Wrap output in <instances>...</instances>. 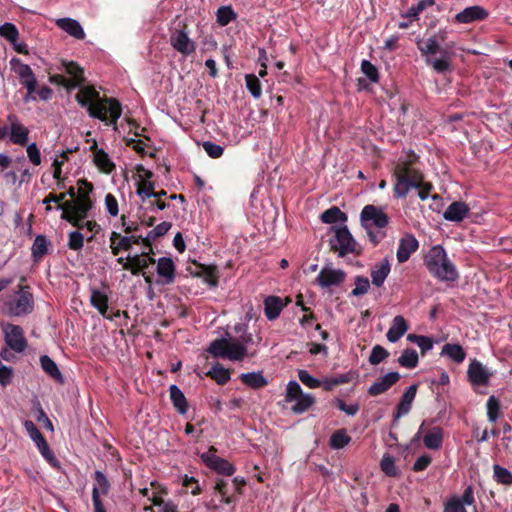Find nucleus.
I'll use <instances>...</instances> for the list:
<instances>
[{
	"instance_id": "1",
	"label": "nucleus",
	"mask_w": 512,
	"mask_h": 512,
	"mask_svg": "<svg viewBox=\"0 0 512 512\" xmlns=\"http://www.w3.org/2000/svg\"><path fill=\"white\" fill-rule=\"evenodd\" d=\"M91 191V184L85 181L79 182L77 198L56 206L57 210L62 211V219L77 227L79 231L82 230L90 233L87 236L88 241H91L100 230V226L94 220H85L92 208V201L89 197Z\"/></svg>"
},
{
	"instance_id": "2",
	"label": "nucleus",
	"mask_w": 512,
	"mask_h": 512,
	"mask_svg": "<svg viewBox=\"0 0 512 512\" xmlns=\"http://www.w3.org/2000/svg\"><path fill=\"white\" fill-rule=\"evenodd\" d=\"M78 103L86 107L92 118L116 126L122 114L120 103L112 98H102L93 86L82 87L76 95Z\"/></svg>"
},
{
	"instance_id": "3",
	"label": "nucleus",
	"mask_w": 512,
	"mask_h": 512,
	"mask_svg": "<svg viewBox=\"0 0 512 512\" xmlns=\"http://www.w3.org/2000/svg\"><path fill=\"white\" fill-rule=\"evenodd\" d=\"M250 342H252L250 333L243 335L241 340L220 338L211 342L208 352L214 357L230 361H243L246 357L255 355V353L248 352L247 344Z\"/></svg>"
},
{
	"instance_id": "4",
	"label": "nucleus",
	"mask_w": 512,
	"mask_h": 512,
	"mask_svg": "<svg viewBox=\"0 0 512 512\" xmlns=\"http://www.w3.org/2000/svg\"><path fill=\"white\" fill-rule=\"evenodd\" d=\"M428 271L441 281L453 282L458 278V271L449 260L446 251L440 245L433 246L424 259Z\"/></svg>"
},
{
	"instance_id": "5",
	"label": "nucleus",
	"mask_w": 512,
	"mask_h": 512,
	"mask_svg": "<svg viewBox=\"0 0 512 512\" xmlns=\"http://www.w3.org/2000/svg\"><path fill=\"white\" fill-rule=\"evenodd\" d=\"M416 159L414 154L407 155L406 160H400L395 167V193L404 197L412 188H419L422 184V174L413 166Z\"/></svg>"
},
{
	"instance_id": "6",
	"label": "nucleus",
	"mask_w": 512,
	"mask_h": 512,
	"mask_svg": "<svg viewBox=\"0 0 512 512\" xmlns=\"http://www.w3.org/2000/svg\"><path fill=\"white\" fill-rule=\"evenodd\" d=\"M361 223L374 244H377L380 237L372 232L374 227L383 228L388 224L387 215L373 205H366L361 211Z\"/></svg>"
},
{
	"instance_id": "7",
	"label": "nucleus",
	"mask_w": 512,
	"mask_h": 512,
	"mask_svg": "<svg viewBox=\"0 0 512 512\" xmlns=\"http://www.w3.org/2000/svg\"><path fill=\"white\" fill-rule=\"evenodd\" d=\"M334 238L330 240L331 248L338 253L340 257L353 253L356 250V241L349 232L347 226L332 227Z\"/></svg>"
},
{
	"instance_id": "8",
	"label": "nucleus",
	"mask_w": 512,
	"mask_h": 512,
	"mask_svg": "<svg viewBox=\"0 0 512 512\" xmlns=\"http://www.w3.org/2000/svg\"><path fill=\"white\" fill-rule=\"evenodd\" d=\"M346 279L344 270L334 267L331 263L324 265L317 278L316 283L323 289L340 286Z\"/></svg>"
},
{
	"instance_id": "9",
	"label": "nucleus",
	"mask_w": 512,
	"mask_h": 512,
	"mask_svg": "<svg viewBox=\"0 0 512 512\" xmlns=\"http://www.w3.org/2000/svg\"><path fill=\"white\" fill-rule=\"evenodd\" d=\"M152 177L153 173L146 169L143 165L136 166V193L143 202L146 199L151 198L152 195H155V183L151 180Z\"/></svg>"
},
{
	"instance_id": "10",
	"label": "nucleus",
	"mask_w": 512,
	"mask_h": 512,
	"mask_svg": "<svg viewBox=\"0 0 512 512\" xmlns=\"http://www.w3.org/2000/svg\"><path fill=\"white\" fill-rule=\"evenodd\" d=\"M8 313L13 316H21L30 313L33 309V297L27 288L22 287L15 299L6 303Z\"/></svg>"
},
{
	"instance_id": "11",
	"label": "nucleus",
	"mask_w": 512,
	"mask_h": 512,
	"mask_svg": "<svg viewBox=\"0 0 512 512\" xmlns=\"http://www.w3.org/2000/svg\"><path fill=\"white\" fill-rule=\"evenodd\" d=\"M170 45L183 57H188L196 50L195 42L189 37L185 29H175L170 34Z\"/></svg>"
},
{
	"instance_id": "12",
	"label": "nucleus",
	"mask_w": 512,
	"mask_h": 512,
	"mask_svg": "<svg viewBox=\"0 0 512 512\" xmlns=\"http://www.w3.org/2000/svg\"><path fill=\"white\" fill-rule=\"evenodd\" d=\"M200 457L207 467L217 473L230 476L235 472V468L230 462L216 455V449L214 447H210L209 450L202 453Z\"/></svg>"
},
{
	"instance_id": "13",
	"label": "nucleus",
	"mask_w": 512,
	"mask_h": 512,
	"mask_svg": "<svg viewBox=\"0 0 512 512\" xmlns=\"http://www.w3.org/2000/svg\"><path fill=\"white\" fill-rule=\"evenodd\" d=\"M11 69L18 75L21 84L27 89V91L36 92L37 79L27 64L21 62L18 58H12L10 61Z\"/></svg>"
},
{
	"instance_id": "14",
	"label": "nucleus",
	"mask_w": 512,
	"mask_h": 512,
	"mask_svg": "<svg viewBox=\"0 0 512 512\" xmlns=\"http://www.w3.org/2000/svg\"><path fill=\"white\" fill-rule=\"evenodd\" d=\"M2 328L7 346L16 352H23L27 343L22 328L13 324H4Z\"/></svg>"
},
{
	"instance_id": "15",
	"label": "nucleus",
	"mask_w": 512,
	"mask_h": 512,
	"mask_svg": "<svg viewBox=\"0 0 512 512\" xmlns=\"http://www.w3.org/2000/svg\"><path fill=\"white\" fill-rule=\"evenodd\" d=\"M89 149L92 152L93 163L100 172L110 174L115 170V163L104 149L98 147L96 139L92 140Z\"/></svg>"
},
{
	"instance_id": "16",
	"label": "nucleus",
	"mask_w": 512,
	"mask_h": 512,
	"mask_svg": "<svg viewBox=\"0 0 512 512\" xmlns=\"http://www.w3.org/2000/svg\"><path fill=\"white\" fill-rule=\"evenodd\" d=\"M25 430L27 431L28 435L32 439V441L36 444L37 448L39 449V452L41 455L50 463H52L55 458L53 453L51 452L46 440L44 439L41 432L38 430V428L35 426V424L27 420L24 423Z\"/></svg>"
},
{
	"instance_id": "17",
	"label": "nucleus",
	"mask_w": 512,
	"mask_h": 512,
	"mask_svg": "<svg viewBox=\"0 0 512 512\" xmlns=\"http://www.w3.org/2000/svg\"><path fill=\"white\" fill-rule=\"evenodd\" d=\"M419 242L412 234H405L399 240L396 257L399 263L406 262L417 251Z\"/></svg>"
},
{
	"instance_id": "18",
	"label": "nucleus",
	"mask_w": 512,
	"mask_h": 512,
	"mask_svg": "<svg viewBox=\"0 0 512 512\" xmlns=\"http://www.w3.org/2000/svg\"><path fill=\"white\" fill-rule=\"evenodd\" d=\"M469 381L472 385H486L491 377V372L479 361L472 360L467 370Z\"/></svg>"
},
{
	"instance_id": "19",
	"label": "nucleus",
	"mask_w": 512,
	"mask_h": 512,
	"mask_svg": "<svg viewBox=\"0 0 512 512\" xmlns=\"http://www.w3.org/2000/svg\"><path fill=\"white\" fill-rule=\"evenodd\" d=\"M489 13L483 7L475 5L462 10L455 15V21L460 24H469L481 21L488 17Z\"/></svg>"
},
{
	"instance_id": "20",
	"label": "nucleus",
	"mask_w": 512,
	"mask_h": 512,
	"mask_svg": "<svg viewBox=\"0 0 512 512\" xmlns=\"http://www.w3.org/2000/svg\"><path fill=\"white\" fill-rule=\"evenodd\" d=\"M144 237L141 236H121L117 232L111 234V252L113 255H118L122 250H129L134 244H138Z\"/></svg>"
},
{
	"instance_id": "21",
	"label": "nucleus",
	"mask_w": 512,
	"mask_h": 512,
	"mask_svg": "<svg viewBox=\"0 0 512 512\" xmlns=\"http://www.w3.org/2000/svg\"><path fill=\"white\" fill-rule=\"evenodd\" d=\"M7 121L10 124V140L14 144L24 146L28 142L29 130L19 122L16 116L9 115Z\"/></svg>"
},
{
	"instance_id": "22",
	"label": "nucleus",
	"mask_w": 512,
	"mask_h": 512,
	"mask_svg": "<svg viewBox=\"0 0 512 512\" xmlns=\"http://www.w3.org/2000/svg\"><path fill=\"white\" fill-rule=\"evenodd\" d=\"M399 379L400 374L398 372H389L375 381L369 387L368 393L372 396L380 395L390 389Z\"/></svg>"
},
{
	"instance_id": "23",
	"label": "nucleus",
	"mask_w": 512,
	"mask_h": 512,
	"mask_svg": "<svg viewBox=\"0 0 512 512\" xmlns=\"http://www.w3.org/2000/svg\"><path fill=\"white\" fill-rule=\"evenodd\" d=\"M157 274L162 284H171L175 280V264L169 257H161L157 261Z\"/></svg>"
},
{
	"instance_id": "24",
	"label": "nucleus",
	"mask_w": 512,
	"mask_h": 512,
	"mask_svg": "<svg viewBox=\"0 0 512 512\" xmlns=\"http://www.w3.org/2000/svg\"><path fill=\"white\" fill-rule=\"evenodd\" d=\"M155 259L150 257L147 252L131 255V262H127L125 270H129L133 275L144 272L150 264H154Z\"/></svg>"
},
{
	"instance_id": "25",
	"label": "nucleus",
	"mask_w": 512,
	"mask_h": 512,
	"mask_svg": "<svg viewBox=\"0 0 512 512\" xmlns=\"http://www.w3.org/2000/svg\"><path fill=\"white\" fill-rule=\"evenodd\" d=\"M65 71L72 76V79L65 83V85L69 87H77L83 81V71L82 69L75 63L69 62L65 64ZM51 81L55 83L64 84V78L62 76H53L51 77Z\"/></svg>"
},
{
	"instance_id": "26",
	"label": "nucleus",
	"mask_w": 512,
	"mask_h": 512,
	"mask_svg": "<svg viewBox=\"0 0 512 512\" xmlns=\"http://www.w3.org/2000/svg\"><path fill=\"white\" fill-rule=\"evenodd\" d=\"M408 330L405 318L397 315L393 318L390 328L386 334L387 340L391 343L397 342Z\"/></svg>"
},
{
	"instance_id": "27",
	"label": "nucleus",
	"mask_w": 512,
	"mask_h": 512,
	"mask_svg": "<svg viewBox=\"0 0 512 512\" xmlns=\"http://www.w3.org/2000/svg\"><path fill=\"white\" fill-rule=\"evenodd\" d=\"M56 25L70 36L76 39H84L85 32L81 24L72 18H60L56 20Z\"/></svg>"
},
{
	"instance_id": "28",
	"label": "nucleus",
	"mask_w": 512,
	"mask_h": 512,
	"mask_svg": "<svg viewBox=\"0 0 512 512\" xmlns=\"http://www.w3.org/2000/svg\"><path fill=\"white\" fill-rule=\"evenodd\" d=\"M417 47L419 51L421 52L422 56L425 58V61L428 59L433 58L436 54H441L444 51L441 49L440 44L436 37H429L425 40H418L417 41Z\"/></svg>"
},
{
	"instance_id": "29",
	"label": "nucleus",
	"mask_w": 512,
	"mask_h": 512,
	"mask_svg": "<svg viewBox=\"0 0 512 512\" xmlns=\"http://www.w3.org/2000/svg\"><path fill=\"white\" fill-rule=\"evenodd\" d=\"M69 151H62L55 155L52 167H53V178L57 181L58 188L64 187V181L66 179V176L63 175V166L68 162V153Z\"/></svg>"
},
{
	"instance_id": "30",
	"label": "nucleus",
	"mask_w": 512,
	"mask_h": 512,
	"mask_svg": "<svg viewBox=\"0 0 512 512\" xmlns=\"http://www.w3.org/2000/svg\"><path fill=\"white\" fill-rule=\"evenodd\" d=\"M108 295L104 290L92 289L90 296L91 305L98 310V312L105 318L111 319L107 315L108 310Z\"/></svg>"
},
{
	"instance_id": "31",
	"label": "nucleus",
	"mask_w": 512,
	"mask_h": 512,
	"mask_svg": "<svg viewBox=\"0 0 512 512\" xmlns=\"http://www.w3.org/2000/svg\"><path fill=\"white\" fill-rule=\"evenodd\" d=\"M416 393H417L416 385H411L406 389V391L402 395L401 400L398 404L396 418H401L404 415L409 413V411L411 410V407H412V403L415 399Z\"/></svg>"
},
{
	"instance_id": "32",
	"label": "nucleus",
	"mask_w": 512,
	"mask_h": 512,
	"mask_svg": "<svg viewBox=\"0 0 512 512\" xmlns=\"http://www.w3.org/2000/svg\"><path fill=\"white\" fill-rule=\"evenodd\" d=\"M284 304L277 296H268L264 300V313L268 320H275L283 310Z\"/></svg>"
},
{
	"instance_id": "33",
	"label": "nucleus",
	"mask_w": 512,
	"mask_h": 512,
	"mask_svg": "<svg viewBox=\"0 0 512 512\" xmlns=\"http://www.w3.org/2000/svg\"><path fill=\"white\" fill-rule=\"evenodd\" d=\"M469 209L464 202H453L444 212V218L448 221L459 222L465 218Z\"/></svg>"
},
{
	"instance_id": "34",
	"label": "nucleus",
	"mask_w": 512,
	"mask_h": 512,
	"mask_svg": "<svg viewBox=\"0 0 512 512\" xmlns=\"http://www.w3.org/2000/svg\"><path fill=\"white\" fill-rule=\"evenodd\" d=\"M390 273V263L387 259H383L377 263L371 270V278L373 285L380 287Z\"/></svg>"
},
{
	"instance_id": "35",
	"label": "nucleus",
	"mask_w": 512,
	"mask_h": 512,
	"mask_svg": "<svg viewBox=\"0 0 512 512\" xmlns=\"http://www.w3.org/2000/svg\"><path fill=\"white\" fill-rule=\"evenodd\" d=\"M194 275L203 278L204 283L210 287H216L218 285L219 275L216 266L199 265Z\"/></svg>"
},
{
	"instance_id": "36",
	"label": "nucleus",
	"mask_w": 512,
	"mask_h": 512,
	"mask_svg": "<svg viewBox=\"0 0 512 512\" xmlns=\"http://www.w3.org/2000/svg\"><path fill=\"white\" fill-rule=\"evenodd\" d=\"M423 443L428 449H440L443 443V430L440 427H433L423 436Z\"/></svg>"
},
{
	"instance_id": "37",
	"label": "nucleus",
	"mask_w": 512,
	"mask_h": 512,
	"mask_svg": "<svg viewBox=\"0 0 512 512\" xmlns=\"http://www.w3.org/2000/svg\"><path fill=\"white\" fill-rule=\"evenodd\" d=\"M441 356H446L453 362L460 364L466 358V352L459 344H445L441 350Z\"/></svg>"
},
{
	"instance_id": "38",
	"label": "nucleus",
	"mask_w": 512,
	"mask_h": 512,
	"mask_svg": "<svg viewBox=\"0 0 512 512\" xmlns=\"http://www.w3.org/2000/svg\"><path fill=\"white\" fill-rule=\"evenodd\" d=\"M240 379L245 385H247L253 389L262 388V387L266 386L268 383L267 379L264 377V375L260 371L242 373L240 375Z\"/></svg>"
},
{
	"instance_id": "39",
	"label": "nucleus",
	"mask_w": 512,
	"mask_h": 512,
	"mask_svg": "<svg viewBox=\"0 0 512 512\" xmlns=\"http://www.w3.org/2000/svg\"><path fill=\"white\" fill-rule=\"evenodd\" d=\"M40 363L42 369L53 379H55L59 383H63L64 378L62 373L60 372L57 364L47 355H44L40 358Z\"/></svg>"
},
{
	"instance_id": "40",
	"label": "nucleus",
	"mask_w": 512,
	"mask_h": 512,
	"mask_svg": "<svg viewBox=\"0 0 512 512\" xmlns=\"http://www.w3.org/2000/svg\"><path fill=\"white\" fill-rule=\"evenodd\" d=\"M169 391L174 407L180 414H185L187 411V402L183 392L176 385H171Z\"/></svg>"
},
{
	"instance_id": "41",
	"label": "nucleus",
	"mask_w": 512,
	"mask_h": 512,
	"mask_svg": "<svg viewBox=\"0 0 512 512\" xmlns=\"http://www.w3.org/2000/svg\"><path fill=\"white\" fill-rule=\"evenodd\" d=\"M351 441V437L347 434L345 429L335 431L329 439V445L332 449L338 450L347 446Z\"/></svg>"
},
{
	"instance_id": "42",
	"label": "nucleus",
	"mask_w": 512,
	"mask_h": 512,
	"mask_svg": "<svg viewBox=\"0 0 512 512\" xmlns=\"http://www.w3.org/2000/svg\"><path fill=\"white\" fill-rule=\"evenodd\" d=\"M94 478L96 483L92 490V498H100V495H105L108 493L110 485L107 478L101 471H96L94 473Z\"/></svg>"
},
{
	"instance_id": "43",
	"label": "nucleus",
	"mask_w": 512,
	"mask_h": 512,
	"mask_svg": "<svg viewBox=\"0 0 512 512\" xmlns=\"http://www.w3.org/2000/svg\"><path fill=\"white\" fill-rule=\"evenodd\" d=\"M321 220L327 224H333L337 222L344 223L347 220V217L345 213H343L338 207L334 206L321 214Z\"/></svg>"
},
{
	"instance_id": "44",
	"label": "nucleus",
	"mask_w": 512,
	"mask_h": 512,
	"mask_svg": "<svg viewBox=\"0 0 512 512\" xmlns=\"http://www.w3.org/2000/svg\"><path fill=\"white\" fill-rule=\"evenodd\" d=\"M170 228H171L170 222H166V221L161 222L154 229H152L148 232V234L142 239V243L145 246H150L152 240L165 235L170 230Z\"/></svg>"
},
{
	"instance_id": "45",
	"label": "nucleus",
	"mask_w": 512,
	"mask_h": 512,
	"mask_svg": "<svg viewBox=\"0 0 512 512\" xmlns=\"http://www.w3.org/2000/svg\"><path fill=\"white\" fill-rule=\"evenodd\" d=\"M207 375L221 385L227 383L230 379L229 370L219 363L213 365L207 372Z\"/></svg>"
},
{
	"instance_id": "46",
	"label": "nucleus",
	"mask_w": 512,
	"mask_h": 512,
	"mask_svg": "<svg viewBox=\"0 0 512 512\" xmlns=\"http://www.w3.org/2000/svg\"><path fill=\"white\" fill-rule=\"evenodd\" d=\"M419 356L414 349H405L398 358V363L408 369H413L418 365Z\"/></svg>"
},
{
	"instance_id": "47",
	"label": "nucleus",
	"mask_w": 512,
	"mask_h": 512,
	"mask_svg": "<svg viewBox=\"0 0 512 512\" xmlns=\"http://www.w3.org/2000/svg\"><path fill=\"white\" fill-rule=\"evenodd\" d=\"M294 405L291 407L295 413H303L306 411L314 402L313 397L310 394L302 393L295 399H292Z\"/></svg>"
},
{
	"instance_id": "48",
	"label": "nucleus",
	"mask_w": 512,
	"mask_h": 512,
	"mask_svg": "<svg viewBox=\"0 0 512 512\" xmlns=\"http://www.w3.org/2000/svg\"><path fill=\"white\" fill-rule=\"evenodd\" d=\"M434 0H420L417 4L412 5L405 14L402 16L404 18H409L412 20H417L420 13L423 12L426 8L434 5Z\"/></svg>"
},
{
	"instance_id": "49",
	"label": "nucleus",
	"mask_w": 512,
	"mask_h": 512,
	"mask_svg": "<svg viewBox=\"0 0 512 512\" xmlns=\"http://www.w3.org/2000/svg\"><path fill=\"white\" fill-rule=\"evenodd\" d=\"M493 477H494L495 481L500 484H503V485H511L512 484V473L508 469H506L498 464H495L493 466Z\"/></svg>"
},
{
	"instance_id": "50",
	"label": "nucleus",
	"mask_w": 512,
	"mask_h": 512,
	"mask_svg": "<svg viewBox=\"0 0 512 512\" xmlns=\"http://www.w3.org/2000/svg\"><path fill=\"white\" fill-rule=\"evenodd\" d=\"M381 470L390 477H396L399 474V471L395 465V459L389 455L384 454L380 461Z\"/></svg>"
},
{
	"instance_id": "51",
	"label": "nucleus",
	"mask_w": 512,
	"mask_h": 512,
	"mask_svg": "<svg viewBox=\"0 0 512 512\" xmlns=\"http://www.w3.org/2000/svg\"><path fill=\"white\" fill-rule=\"evenodd\" d=\"M440 58H431L426 61L428 65H431L433 69L438 73H444L450 68L449 57L446 52L441 53Z\"/></svg>"
},
{
	"instance_id": "52",
	"label": "nucleus",
	"mask_w": 512,
	"mask_h": 512,
	"mask_svg": "<svg viewBox=\"0 0 512 512\" xmlns=\"http://www.w3.org/2000/svg\"><path fill=\"white\" fill-rule=\"evenodd\" d=\"M486 408L488 420L492 423H495L499 418L500 411V402L498 398H496L494 395H491L487 400Z\"/></svg>"
},
{
	"instance_id": "53",
	"label": "nucleus",
	"mask_w": 512,
	"mask_h": 512,
	"mask_svg": "<svg viewBox=\"0 0 512 512\" xmlns=\"http://www.w3.org/2000/svg\"><path fill=\"white\" fill-rule=\"evenodd\" d=\"M48 244L45 236L38 235L32 245V255L34 258H41L47 253Z\"/></svg>"
},
{
	"instance_id": "54",
	"label": "nucleus",
	"mask_w": 512,
	"mask_h": 512,
	"mask_svg": "<svg viewBox=\"0 0 512 512\" xmlns=\"http://www.w3.org/2000/svg\"><path fill=\"white\" fill-rule=\"evenodd\" d=\"M246 87L254 98H259L262 94L261 84L257 76L248 74L245 77Z\"/></svg>"
},
{
	"instance_id": "55",
	"label": "nucleus",
	"mask_w": 512,
	"mask_h": 512,
	"mask_svg": "<svg viewBox=\"0 0 512 512\" xmlns=\"http://www.w3.org/2000/svg\"><path fill=\"white\" fill-rule=\"evenodd\" d=\"M84 237L85 233H82L79 230L70 232L68 235V247L75 251L82 249L84 246Z\"/></svg>"
},
{
	"instance_id": "56",
	"label": "nucleus",
	"mask_w": 512,
	"mask_h": 512,
	"mask_svg": "<svg viewBox=\"0 0 512 512\" xmlns=\"http://www.w3.org/2000/svg\"><path fill=\"white\" fill-rule=\"evenodd\" d=\"M0 36L11 43L18 39L19 32L14 24L4 23L0 26Z\"/></svg>"
},
{
	"instance_id": "57",
	"label": "nucleus",
	"mask_w": 512,
	"mask_h": 512,
	"mask_svg": "<svg viewBox=\"0 0 512 512\" xmlns=\"http://www.w3.org/2000/svg\"><path fill=\"white\" fill-rule=\"evenodd\" d=\"M361 71L371 82H375V83L378 82V80H379L378 69L370 61L363 60L361 62Z\"/></svg>"
},
{
	"instance_id": "58",
	"label": "nucleus",
	"mask_w": 512,
	"mask_h": 512,
	"mask_svg": "<svg viewBox=\"0 0 512 512\" xmlns=\"http://www.w3.org/2000/svg\"><path fill=\"white\" fill-rule=\"evenodd\" d=\"M355 288L352 290L353 296H362L366 294L370 288V282L368 278L357 276L354 279Z\"/></svg>"
},
{
	"instance_id": "59",
	"label": "nucleus",
	"mask_w": 512,
	"mask_h": 512,
	"mask_svg": "<svg viewBox=\"0 0 512 512\" xmlns=\"http://www.w3.org/2000/svg\"><path fill=\"white\" fill-rule=\"evenodd\" d=\"M389 356L388 351L380 345H376L373 347L370 356L369 362L372 365H377L384 361Z\"/></svg>"
},
{
	"instance_id": "60",
	"label": "nucleus",
	"mask_w": 512,
	"mask_h": 512,
	"mask_svg": "<svg viewBox=\"0 0 512 512\" xmlns=\"http://www.w3.org/2000/svg\"><path fill=\"white\" fill-rule=\"evenodd\" d=\"M298 378L299 380L308 388L315 389L321 386V381L317 378L313 377L308 371L306 370H299L298 371Z\"/></svg>"
},
{
	"instance_id": "61",
	"label": "nucleus",
	"mask_w": 512,
	"mask_h": 512,
	"mask_svg": "<svg viewBox=\"0 0 512 512\" xmlns=\"http://www.w3.org/2000/svg\"><path fill=\"white\" fill-rule=\"evenodd\" d=\"M26 152H27V157H28L29 161L33 165L39 166L41 164V162H42L41 153H40V150L37 147L35 142H33L27 146Z\"/></svg>"
},
{
	"instance_id": "62",
	"label": "nucleus",
	"mask_w": 512,
	"mask_h": 512,
	"mask_svg": "<svg viewBox=\"0 0 512 512\" xmlns=\"http://www.w3.org/2000/svg\"><path fill=\"white\" fill-rule=\"evenodd\" d=\"M105 208L107 213L112 216L116 217L119 214V207H118V201L116 197L110 193H108L105 196Z\"/></svg>"
},
{
	"instance_id": "63",
	"label": "nucleus",
	"mask_w": 512,
	"mask_h": 512,
	"mask_svg": "<svg viewBox=\"0 0 512 512\" xmlns=\"http://www.w3.org/2000/svg\"><path fill=\"white\" fill-rule=\"evenodd\" d=\"M303 393L301 386L296 381H289L286 389L285 399L287 402H292V399H295L297 396Z\"/></svg>"
},
{
	"instance_id": "64",
	"label": "nucleus",
	"mask_w": 512,
	"mask_h": 512,
	"mask_svg": "<svg viewBox=\"0 0 512 512\" xmlns=\"http://www.w3.org/2000/svg\"><path fill=\"white\" fill-rule=\"evenodd\" d=\"M235 14L230 7H221L217 11V21L221 25H227L234 18Z\"/></svg>"
}]
</instances>
